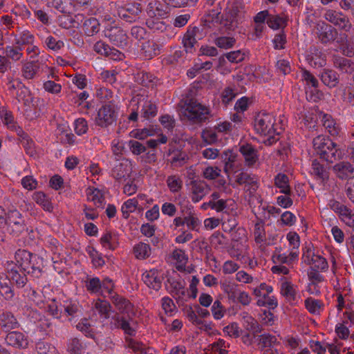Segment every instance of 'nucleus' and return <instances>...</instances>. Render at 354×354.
I'll return each mask as SVG.
<instances>
[{
    "mask_svg": "<svg viewBox=\"0 0 354 354\" xmlns=\"http://www.w3.org/2000/svg\"><path fill=\"white\" fill-rule=\"evenodd\" d=\"M16 262L6 260L2 262L6 277L0 275V294L6 299L14 297L11 286L23 288L27 283L26 274L38 277L41 272L42 259L26 250H18L15 254Z\"/></svg>",
    "mask_w": 354,
    "mask_h": 354,
    "instance_id": "1",
    "label": "nucleus"
},
{
    "mask_svg": "<svg viewBox=\"0 0 354 354\" xmlns=\"http://www.w3.org/2000/svg\"><path fill=\"white\" fill-rule=\"evenodd\" d=\"M111 301L118 313L115 314L111 318L110 324L115 328H121L124 333L133 336L136 331L131 326L129 319H126L121 315H129L133 309L131 303L124 297L118 295L111 297Z\"/></svg>",
    "mask_w": 354,
    "mask_h": 354,
    "instance_id": "2",
    "label": "nucleus"
},
{
    "mask_svg": "<svg viewBox=\"0 0 354 354\" xmlns=\"http://www.w3.org/2000/svg\"><path fill=\"white\" fill-rule=\"evenodd\" d=\"M276 124L275 115L272 113L261 111L258 113L254 120V128L255 131L263 136H268L264 143L271 145L277 142V135L279 134Z\"/></svg>",
    "mask_w": 354,
    "mask_h": 354,
    "instance_id": "3",
    "label": "nucleus"
},
{
    "mask_svg": "<svg viewBox=\"0 0 354 354\" xmlns=\"http://www.w3.org/2000/svg\"><path fill=\"white\" fill-rule=\"evenodd\" d=\"M313 144L317 154L326 162H333L342 158L341 150L337 149L335 143L326 136L320 135L315 137Z\"/></svg>",
    "mask_w": 354,
    "mask_h": 354,
    "instance_id": "4",
    "label": "nucleus"
},
{
    "mask_svg": "<svg viewBox=\"0 0 354 354\" xmlns=\"http://www.w3.org/2000/svg\"><path fill=\"white\" fill-rule=\"evenodd\" d=\"M209 113V108L198 102L195 98H186L181 102V115L189 120L202 122L207 118Z\"/></svg>",
    "mask_w": 354,
    "mask_h": 354,
    "instance_id": "5",
    "label": "nucleus"
},
{
    "mask_svg": "<svg viewBox=\"0 0 354 354\" xmlns=\"http://www.w3.org/2000/svg\"><path fill=\"white\" fill-rule=\"evenodd\" d=\"M86 290L91 294L106 297L112 294L114 288L113 281L105 278L102 281L97 277L87 276L84 281Z\"/></svg>",
    "mask_w": 354,
    "mask_h": 354,
    "instance_id": "6",
    "label": "nucleus"
},
{
    "mask_svg": "<svg viewBox=\"0 0 354 354\" xmlns=\"http://www.w3.org/2000/svg\"><path fill=\"white\" fill-rule=\"evenodd\" d=\"M6 224L8 232L15 236H19L26 229L24 218L17 209L7 213Z\"/></svg>",
    "mask_w": 354,
    "mask_h": 354,
    "instance_id": "7",
    "label": "nucleus"
},
{
    "mask_svg": "<svg viewBox=\"0 0 354 354\" xmlns=\"http://www.w3.org/2000/svg\"><path fill=\"white\" fill-rule=\"evenodd\" d=\"M302 261L307 265L311 266L315 270L320 272H326L328 269V263L326 259L318 254L311 248H308L304 252Z\"/></svg>",
    "mask_w": 354,
    "mask_h": 354,
    "instance_id": "8",
    "label": "nucleus"
},
{
    "mask_svg": "<svg viewBox=\"0 0 354 354\" xmlns=\"http://www.w3.org/2000/svg\"><path fill=\"white\" fill-rule=\"evenodd\" d=\"M117 113L115 106L107 104L102 106L97 111L95 123L101 127H107L116 121Z\"/></svg>",
    "mask_w": 354,
    "mask_h": 354,
    "instance_id": "9",
    "label": "nucleus"
},
{
    "mask_svg": "<svg viewBox=\"0 0 354 354\" xmlns=\"http://www.w3.org/2000/svg\"><path fill=\"white\" fill-rule=\"evenodd\" d=\"M133 167V162L127 158H123L115 162L111 171V176L116 180H125L130 177Z\"/></svg>",
    "mask_w": 354,
    "mask_h": 354,
    "instance_id": "10",
    "label": "nucleus"
},
{
    "mask_svg": "<svg viewBox=\"0 0 354 354\" xmlns=\"http://www.w3.org/2000/svg\"><path fill=\"white\" fill-rule=\"evenodd\" d=\"M237 232L242 236L243 241L241 243H239L236 240L228 250V253L232 258H234L238 261H242V259L247 257L249 245L247 243L245 230L244 229H238Z\"/></svg>",
    "mask_w": 354,
    "mask_h": 354,
    "instance_id": "11",
    "label": "nucleus"
},
{
    "mask_svg": "<svg viewBox=\"0 0 354 354\" xmlns=\"http://www.w3.org/2000/svg\"><path fill=\"white\" fill-rule=\"evenodd\" d=\"M104 36L114 45L118 47H124L128 44V37L124 30L117 25H114L110 28L106 27L104 30Z\"/></svg>",
    "mask_w": 354,
    "mask_h": 354,
    "instance_id": "12",
    "label": "nucleus"
},
{
    "mask_svg": "<svg viewBox=\"0 0 354 354\" xmlns=\"http://www.w3.org/2000/svg\"><path fill=\"white\" fill-rule=\"evenodd\" d=\"M221 169L218 167L208 166L203 170V176L208 180H216L214 187L222 188L223 192L227 189L225 179L221 176Z\"/></svg>",
    "mask_w": 354,
    "mask_h": 354,
    "instance_id": "13",
    "label": "nucleus"
},
{
    "mask_svg": "<svg viewBox=\"0 0 354 354\" xmlns=\"http://www.w3.org/2000/svg\"><path fill=\"white\" fill-rule=\"evenodd\" d=\"M324 17L326 20L344 31H349L351 28L352 25L348 19L342 12L329 9L325 12Z\"/></svg>",
    "mask_w": 354,
    "mask_h": 354,
    "instance_id": "14",
    "label": "nucleus"
},
{
    "mask_svg": "<svg viewBox=\"0 0 354 354\" xmlns=\"http://www.w3.org/2000/svg\"><path fill=\"white\" fill-rule=\"evenodd\" d=\"M74 21L77 24H82L83 30L87 36H93L100 31V23L94 17L85 18L83 15L77 14Z\"/></svg>",
    "mask_w": 354,
    "mask_h": 354,
    "instance_id": "15",
    "label": "nucleus"
},
{
    "mask_svg": "<svg viewBox=\"0 0 354 354\" xmlns=\"http://www.w3.org/2000/svg\"><path fill=\"white\" fill-rule=\"evenodd\" d=\"M241 20V13L236 7H228L223 15L221 24L227 30H234Z\"/></svg>",
    "mask_w": 354,
    "mask_h": 354,
    "instance_id": "16",
    "label": "nucleus"
},
{
    "mask_svg": "<svg viewBox=\"0 0 354 354\" xmlns=\"http://www.w3.org/2000/svg\"><path fill=\"white\" fill-rule=\"evenodd\" d=\"M93 48L97 53L109 57L114 61H120L124 57V55L122 52L114 48L110 47L107 44L102 41H97L95 44Z\"/></svg>",
    "mask_w": 354,
    "mask_h": 354,
    "instance_id": "17",
    "label": "nucleus"
},
{
    "mask_svg": "<svg viewBox=\"0 0 354 354\" xmlns=\"http://www.w3.org/2000/svg\"><path fill=\"white\" fill-rule=\"evenodd\" d=\"M141 11L142 8L140 3H129L125 7L118 8V15L120 18L127 22H132L136 21Z\"/></svg>",
    "mask_w": 354,
    "mask_h": 354,
    "instance_id": "18",
    "label": "nucleus"
},
{
    "mask_svg": "<svg viewBox=\"0 0 354 354\" xmlns=\"http://www.w3.org/2000/svg\"><path fill=\"white\" fill-rule=\"evenodd\" d=\"M6 343L18 349H26L28 347V337L19 331L8 333L5 337Z\"/></svg>",
    "mask_w": 354,
    "mask_h": 354,
    "instance_id": "19",
    "label": "nucleus"
},
{
    "mask_svg": "<svg viewBox=\"0 0 354 354\" xmlns=\"http://www.w3.org/2000/svg\"><path fill=\"white\" fill-rule=\"evenodd\" d=\"M148 17L165 18L169 12L167 7L158 0H151L146 8Z\"/></svg>",
    "mask_w": 354,
    "mask_h": 354,
    "instance_id": "20",
    "label": "nucleus"
},
{
    "mask_svg": "<svg viewBox=\"0 0 354 354\" xmlns=\"http://www.w3.org/2000/svg\"><path fill=\"white\" fill-rule=\"evenodd\" d=\"M142 280L149 288L156 291L159 290L162 286V279L156 269H151L143 272Z\"/></svg>",
    "mask_w": 354,
    "mask_h": 354,
    "instance_id": "21",
    "label": "nucleus"
},
{
    "mask_svg": "<svg viewBox=\"0 0 354 354\" xmlns=\"http://www.w3.org/2000/svg\"><path fill=\"white\" fill-rule=\"evenodd\" d=\"M209 192V186L202 181H192L191 183V198L194 203L201 201Z\"/></svg>",
    "mask_w": 354,
    "mask_h": 354,
    "instance_id": "22",
    "label": "nucleus"
},
{
    "mask_svg": "<svg viewBox=\"0 0 354 354\" xmlns=\"http://www.w3.org/2000/svg\"><path fill=\"white\" fill-rule=\"evenodd\" d=\"M318 37L322 43H328L335 39L337 32L333 26L324 22L317 24Z\"/></svg>",
    "mask_w": 354,
    "mask_h": 354,
    "instance_id": "23",
    "label": "nucleus"
},
{
    "mask_svg": "<svg viewBox=\"0 0 354 354\" xmlns=\"http://www.w3.org/2000/svg\"><path fill=\"white\" fill-rule=\"evenodd\" d=\"M100 241L104 248L114 250L119 245L118 234L114 231H106L102 235Z\"/></svg>",
    "mask_w": 354,
    "mask_h": 354,
    "instance_id": "24",
    "label": "nucleus"
},
{
    "mask_svg": "<svg viewBox=\"0 0 354 354\" xmlns=\"http://www.w3.org/2000/svg\"><path fill=\"white\" fill-rule=\"evenodd\" d=\"M253 235L256 244L258 245L261 249H263L266 245L270 244V243L267 241L265 225L263 221H258L255 223Z\"/></svg>",
    "mask_w": 354,
    "mask_h": 354,
    "instance_id": "25",
    "label": "nucleus"
},
{
    "mask_svg": "<svg viewBox=\"0 0 354 354\" xmlns=\"http://www.w3.org/2000/svg\"><path fill=\"white\" fill-rule=\"evenodd\" d=\"M306 60L313 66L322 67L326 64L325 55L316 47H310L306 53Z\"/></svg>",
    "mask_w": 354,
    "mask_h": 354,
    "instance_id": "26",
    "label": "nucleus"
},
{
    "mask_svg": "<svg viewBox=\"0 0 354 354\" xmlns=\"http://www.w3.org/2000/svg\"><path fill=\"white\" fill-rule=\"evenodd\" d=\"M239 151L245 159V164L248 167L254 165L259 159L257 149L250 144L241 145Z\"/></svg>",
    "mask_w": 354,
    "mask_h": 354,
    "instance_id": "27",
    "label": "nucleus"
},
{
    "mask_svg": "<svg viewBox=\"0 0 354 354\" xmlns=\"http://www.w3.org/2000/svg\"><path fill=\"white\" fill-rule=\"evenodd\" d=\"M333 170L337 178L345 180L354 173V167L348 162L342 161L335 164Z\"/></svg>",
    "mask_w": 354,
    "mask_h": 354,
    "instance_id": "28",
    "label": "nucleus"
},
{
    "mask_svg": "<svg viewBox=\"0 0 354 354\" xmlns=\"http://www.w3.org/2000/svg\"><path fill=\"white\" fill-rule=\"evenodd\" d=\"M299 252L296 250H292L289 253H281L277 248L272 255L274 263L290 264L298 259Z\"/></svg>",
    "mask_w": 354,
    "mask_h": 354,
    "instance_id": "29",
    "label": "nucleus"
},
{
    "mask_svg": "<svg viewBox=\"0 0 354 354\" xmlns=\"http://www.w3.org/2000/svg\"><path fill=\"white\" fill-rule=\"evenodd\" d=\"M87 201L92 202L97 207H102L105 203V198L102 191L93 187H88L86 189Z\"/></svg>",
    "mask_w": 354,
    "mask_h": 354,
    "instance_id": "30",
    "label": "nucleus"
},
{
    "mask_svg": "<svg viewBox=\"0 0 354 354\" xmlns=\"http://www.w3.org/2000/svg\"><path fill=\"white\" fill-rule=\"evenodd\" d=\"M222 159L224 162V172L227 175L230 181L232 180L230 178V173L234 169V162L236 160V154L232 150H226L222 154Z\"/></svg>",
    "mask_w": 354,
    "mask_h": 354,
    "instance_id": "31",
    "label": "nucleus"
},
{
    "mask_svg": "<svg viewBox=\"0 0 354 354\" xmlns=\"http://www.w3.org/2000/svg\"><path fill=\"white\" fill-rule=\"evenodd\" d=\"M0 326L5 330L17 328L19 326L16 317L10 312L0 315Z\"/></svg>",
    "mask_w": 354,
    "mask_h": 354,
    "instance_id": "32",
    "label": "nucleus"
},
{
    "mask_svg": "<svg viewBox=\"0 0 354 354\" xmlns=\"http://www.w3.org/2000/svg\"><path fill=\"white\" fill-rule=\"evenodd\" d=\"M40 308H43L54 318L59 319L62 313V306L55 299H51L44 302Z\"/></svg>",
    "mask_w": 354,
    "mask_h": 354,
    "instance_id": "33",
    "label": "nucleus"
},
{
    "mask_svg": "<svg viewBox=\"0 0 354 354\" xmlns=\"http://www.w3.org/2000/svg\"><path fill=\"white\" fill-rule=\"evenodd\" d=\"M322 82L329 88L335 87L339 82V75L331 69H324L321 73Z\"/></svg>",
    "mask_w": 354,
    "mask_h": 354,
    "instance_id": "34",
    "label": "nucleus"
},
{
    "mask_svg": "<svg viewBox=\"0 0 354 354\" xmlns=\"http://www.w3.org/2000/svg\"><path fill=\"white\" fill-rule=\"evenodd\" d=\"M306 310L312 315H320L324 310V304L322 301L313 297H308L304 301Z\"/></svg>",
    "mask_w": 354,
    "mask_h": 354,
    "instance_id": "35",
    "label": "nucleus"
},
{
    "mask_svg": "<svg viewBox=\"0 0 354 354\" xmlns=\"http://www.w3.org/2000/svg\"><path fill=\"white\" fill-rule=\"evenodd\" d=\"M283 343L290 354H295L301 347V339L298 336L287 335L283 339Z\"/></svg>",
    "mask_w": 354,
    "mask_h": 354,
    "instance_id": "36",
    "label": "nucleus"
},
{
    "mask_svg": "<svg viewBox=\"0 0 354 354\" xmlns=\"http://www.w3.org/2000/svg\"><path fill=\"white\" fill-rule=\"evenodd\" d=\"M274 185L279 189V192L283 194L290 195L291 189L290 187L289 178L287 175L279 173L274 178Z\"/></svg>",
    "mask_w": 354,
    "mask_h": 354,
    "instance_id": "37",
    "label": "nucleus"
},
{
    "mask_svg": "<svg viewBox=\"0 0 354 354\" xmlns=\"http://www.w3.org/2000/svg\"><path fill=\"white\" fill-rule=\"evenodd\" d=\"M258 341L259 345L262 348H266V350L274 348L275 346H281L280 342L277 340V337L268 333H263L259 335Z\"/></svg>",
    "mask_w": 354,
    "mask_h": 354,
    "instance_id": "38",
    "label": "nucleus"
},
{
    "mask_svg": "<svg viewBox=\"0 0 354 354\" xmlns=\"http://www.w3.org/2000/svg\"><path fill=\"white\" fill-rule=\"evenodd\" d=\"M133 252L136 259L143 260L151 256V248L149 244L139 242L133 246Z\"/></svg>",
    "mask_w": 354,
    "mask_h": 354,
    "instance_id": "39",
    "label": "nucleus"
},
{
    "mask_svg": "<svg viewBox=\"0 0 354 354\" xmlns=\"http://www.w3.org/2000/svg\"><path fill=\"white\" fill-rule=\"evenodd\" d=\"M281 294L290 302L296 299L297 290L295 286L290 282L282 281L280 285Z\"/></svg>",
    "mask_w": 354,
    "mask_h": 354,
    "instance_id": "40",
    "label": "nucleus"
},
{
    "mask_svg": "<svg viewBox=\"0 0 354 354\" xmlns=\"http://www.w3.org/2000/svg\"><path fill=\"white\" fill-rule=\"evenodd\" d=\"M234 183L232 185L233 187L242 185H252V187L256 185L255 178L246 172H235L234 174Z\"/></svg>",
    "mask_w": 354,
    "mask_h": 354,
    "instance_id": "41",
    "label": "nucleus"
},
{
    "mask_svg": "<svg viewBox=\"0 0 354 354\" xmlns=\"http://www.w3.org/2000/svg\"><path fill=\"white\" fill-rule=\"evenodd\" d=\"M221 288L227 295L228 300L234 303V298L239 291L238 285L227 280H225L221 283Z\"/></svg>",
    "mask_w": 354,
    "mask_h": 354,
    "instance_id": "42",
    "label": "nucleus"
},
{
    "mask_svg": "<svg viewBox=\"0 0 354 354\" xmlns=\"http://www.w3.org/2000/svg\"><path fill=\"white\" fill-rule=\"evenodd\" d=\"M334 66L342 73H352L354 72V63L351 60L344 57H335Z\"/></svg>",
    "mask_w": 354,
    "mask_h": 354,
    "instance_id": "43",
    "label": "nucleus"
},
{
    "mask_svg": "<svg viewBox=\"0 0 354 354\" xmlns=\"http://www.w3.org/2000/svg\"><path fill=\"white\" fill-rule=\"evenodd\" d=\"M350 328H351L350 325L339 319L335 326V333L336 337L342 340L348 339L351 337Z\"/></svg>",
    "mask_w": 354,
    "mask_h": 354,
    "instance_id": "44",
    "label": "nucleus"
},
{
    "mask_svg": "<svg viewBox=\"0 0 354 354\" xmlns=\"http://www.w3.org/2000/svg\"><path fill=\"white\" fill-rule=\"evenodd\" d=\"M141 50L147 59H151L159 53V48L157 44L152 40L145 41L142 44Z\"/></svg>",
    "mask_w": 354,
    "mask_h": 354,
    "instance_id": "45",
    "label": "nucleus"
},
{
    "mask_svg": "<svg viewBox=\"0 0 354 354\" xmlns=\"http://www.w3.org/2000/svg\"><path fill=\"white\" fill-rule=\"evenodd\" d=\"M94 308L98 313L101 317L108 319L111 311L109 303L105 300L97 299L94 301Z\"/></svg>",
    "mask_w": 354,
    "mask_h": 354,
    "instance_id": "46",
    "label": "nucleus"
},
{
    "mask_svg": "<svg viewBox=\"0 0 354 354\" xmlns=\"http://www.w3.org/2000/svg\"><path fill=\"white\" fill-rule=\"evenodd\" d=\"M5 55L10 61H20L24 56L22 48L18 46H6L4 49Z\"/></svg>",
    "mask_w": 354,
    "mask_h": 354,
    "instance_id": "47",
    "label": "nucleus"
},
{
    "mask_svg": "<svg viewBox=\"0 0 354 354\" xmlns=\"http://www.w3.org/2000/svg\"><path fill=\"white\" fill-rule=\"evenodd\" d=\"M85 347V345L78 338H71L67 343V352L69 354H82Z\"/></svg>",
    "mask_w": 354,
    "mask_h": 354,
    "instance_id": "48",
    "label": "nucleus"
},
{
    "mask_svg": "<svg viewBox=\"0 0 354 354\" xmlns=\"http://www.w3.org/2000/svg\"><path fill=\"white\" fill-rule=\"evenodd\" d=\"M34 201L46 211L53 210V205L48 196L42 192H37L32 196Z\"/></svg>",
    "mask_w": 354,
    "mask_h": 354,
    "instance_id": "49",
    "label": "nucleus"
},
{
    "mask_svg": "<svg viewBox=\"0 0 354 354\" xmlns=\"http://www.w3.org/2000/svg\"><path fill=\"white\" fill-rule=\"evenodd\" d=\"M157 106L153 102L150 100L145 101L142 104L140 115L145 119L148 120L155 117L157 114Z\"/></svg>",
    "mask_w": 354,
    "mask_h": 354,
    "instance_id": "50",
    "label": "nucleus"
},
{
    "mask_svg": "<svg viewBox=\"0 0 354 354\" xmlns=\"http://www.w3.org/2000/svg\"><path fill=\"white\" fill-rule=\"evenodd\" d=\"M185 225L189 231L198 232L201 225V221L194 212H189L185 216Z\"/></svg>",
    "mask_w": 354,
    "mask_h": 354,
    "instance_id": "51",
    "label": "nucleus"
},
{
    "mask_svg": "<svg viewBox=\"0 0 354 354\" xmlns=\"http://www.w3.org/2000/svg\"><path fill=\"white\" fill-rule=\"evenodd\" d=\"M15 44L19 46L34 44L35 36L28 30H23L15 36Z\"/></svg>",
    "mask_w": 354,
    "mask_h": 354,
    "instance_id": "52",
    "label": "nucleus"
},
{
    "mask_svg": "<svg viewBox=\"0 0 354 354\" xmlns=\"http://www.w3.org/2000/svg\"><path fill=\"white\" fill-rule=\"evenodd\" d=\"M158 133V129L149 127L140 129H135L131 132V136L139 140H144L149 136H153Z\"/></svg>",
    "mask_w": 354,
    "mask_h": 354,
    "instance_id": "53",
    "label": "nucleus"
},
{
    "mask_svg": "<svg viewBox=\"0 0 354 354\" xmlns=\"http://www.w3.org/2000/svg\"><path fill=\"white\" fill-rule=\"evenodd\" d=\"M183 46L186 52L192 53L196 43V32L194 30H187L183 39Z\"/></svg>",
    "mask_w": 354,
    "mask_h": 354,
    "instance_id": "54",
    "label": "nucleus"
},
{
    "mask_svg": "<svg viewBox=\"0 0 354 354\" xmlns=\"http://www.w3.org/2000/svg\"><path fill=\"white\" fill-rule=\"evenodd\" d=\"M37 354H59L57 349L50 343L38 341L35 344Z\"/></svg>",
    "mask_w": 354,
    "mask_h": 354,
    "instance_id": "55",
    "label": "nucleus"
},
{
    "mask_svg": "<svg viewBox=\"0 0 354 354\" xmlns=\"http://www.w3.org/2000/svg\"><path fill=\"white\" fill-rule=\"evenodd\" d=\"M337 42L340 44V50L344 55L347 57H353L354 55V46L348 42L346 34H343L340 39L337 40Z\"/></svg>",
    "mask_w": 354,
    "mask_h": 354,
    "instance_id": "56",
    "label": "nucleus"
},
{
    "mask_svg": "<svg viewBox=\"0 0 354 354\" xmlns=\"http://www.w3.org/2000/svg\"><path fill=\"white\" fill-rule=\"evenodd\" d=\"M138 205V199L136 198H129L126 201L121 207L122 216L128 218L130 213L134 212Z\"/></svg>",
    "mask_w": 354,
    "mask_h": 354,
    "instance_id": "57",
    "label": "nucleus"
},
{
    "mask_svg": "<svg viewBox=\"0 0 354 354\" xmlns=\"http://www.w3.org/2000/svg\"><path fill=\"white\" fill-rule=\"evenodd\" d=\"M38 68L35 62H26L21 68L22 76L26 80H32L37 74Z\"/></svg>",
    "mask_w": 354,
    "mask_h": 354,
    "instance_id": "58",
    "label": "nucleus"
},
{
    "mask_svg": "<svg viewBox=\"0 0 354 354\" xmlns=\"http://www.w3.org/2000/svg\"><path fill=\"white\" fill-rule=\"evenodd\" d=\"M162 18L148 17L146 21L147 26L153 31L163 32L166 30V24L162 21Z\"/></svg>",
    "mask_w": 354,
    "mask_h": 354,
    "instance_id": "59",
    "label": "nucleus"
},
{
    "mask_svg": "<svg viewBox=\"0 0 354 354\" xmlns=\"http://www.w3.org/2000/svg\"><path fill=\"white\" fill-rule=\"evenodd\" d=\"M161 307L168 316H172L177 312V308L174 301L169 297H164L161 299Z\"/></svg>",
    "mask_w": 354,
    "mask_h": 354,
    "instance_id": "60",
    "label": "nucleus"
},
{
    "mask_svg": "<svg viewBox=\"0 0 354 354\" xmlns=\"http://www.w3.org/2000/svg\"><path fill=\"white\" fill-rule=\"evenodd\" d=\"M77 328L82 332L86 337H93L94 335V328L88 319H82L76 326Z\"/></svg>",
    "mask_w": 354,
    "mask_h": 354,
    "instance_id": "61",
    "label": "nucleus"
},
{
    "mask_svg": "<svg viewBox=\"0 0 354 354\" xmlns=\"http://www.w3.org/2000/svg\"><path fill=\"white\" fill-rule=\"evenodd\" d=\"M167 185L172 193L179 192L183 187V180L178 176H169L166 180Z\"/></svg>",
    "mask_w": 354,
    "mask_h": 354,
    "instance_id": "62",
    "label": "nucleus"
},
{
    "mask_svg": "<svg viewBox=\"0 0 354 354\" xmlns=\"http://www.w3.org/2000/svg\"><path fill=\"white\" fill-rule=\"evenodd\" d=\"M86 252L91 259V262L95 268H101L104 265L105 261L102 254L99 253L95 248H88Z\"/></svg>",
    "mask_w": 354,
    "mask_h": 354,
    "instance_id": "63",
    "label": "nucleus"
},
{
    "mask_svg": "<svg viewBox=\"0 0 354 354\" xmlns=\"http://www.w3.org/2000/svg\"><path fill=\"white\" fill-rule=\"evenodd\" d=\"M227 346L225 340L219 339L209 345L210 354H227Z\"/></svg>",
    "mask_w": 354,
    "mask_h": 354,
    "instance_id": "64",
    "label": "nucleus"
}]
</instances>
